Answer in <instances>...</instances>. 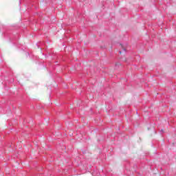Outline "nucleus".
Here are the masks:
<instances>
[{"label":"nucleus","mask_w":176,"mask_h":176,"mask_svg":"<svg viewBox=\"0 0 176 176\" xmlns=\"http://www.w3.org/2000/svg\"><path fill=\"white\" fill-rule=\"evenodd\" d=\"M163 131H164L163 129H162V130H161V133H163Z\"/></svg>","instance_id":"nucleus-3"},{"label":"nucleus","mask_w":176,"mask_h":176,"mask_svg":"<svg viewBox=\"0 0 176 176\" xmlns=\"http://www.w3.org/2000/svg\"><path fill=\"white\" fill-rule=\"evenodd\" d=\"M120 54H122V51H120Z\"/></svg>","instance_id":"nucleus-2"},{"label":"nucleus","mask_w":176,"mask_h":176,"mask_svg":"<svg viewBox=\"0 0 176 176\" xmlns=\"http://www.w3.org/2000/svg\"><path fill=\"white\" fill-rule=\"evenodd\" d=\"M123 50H124V52H126V48H124Z\"/></svg>","instance_id":"nucleus-1"}]
</instances>
